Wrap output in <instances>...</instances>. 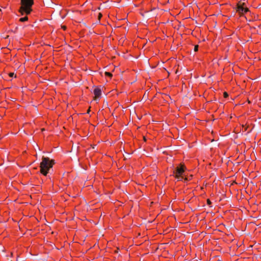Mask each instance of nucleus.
Listing matches in <instances>:
<instances>
[{
	"label": "nucleus",
	"instance_id": "1",
	"mask_svg": "<svg viewBox=\"0 0 261 261\" xmlns=\"http://www.w3.org/2000/svg\"><path fill=\"white\" fill-rule=\"evenodd\" d=\"M55 163L54 160L50 159L48 157L43 156L40 165L41 173L44 176H46Z\"/></svg>",
	"mask_w": 261,
	"mask_h": 261
},
{
	"label": "nucleus",
	"instance_id": "2",
	"mask_svg": "<svg viewBox=\"0 0 261 261\" xmlns=\"http://www.w3.org/2000/svg\"><path fill=\"white\" fill-rule=\"evenodd\" d=\"M187 170V168L184 164H180L173 170V176L178 181H182Z\"/></svg>",
	"mask_w": 261,
	"mask_h": 261
},
{
	"label": "nucleus",
	"instance_id": "3",
	"mask_svg": "<svg viewBox=\"0 0 261 261\" xmlns=\"http://www.w3.org/2000/svg\"><path fill=\"white\" fill-rule=\"evenodd\" d=\"M34 4V0H21L20 12L21 15L23 14L26 15L30 14L32 11V7Z\"/></svg>",
	"mask_w": 261,
	"mask_h": 261
},
{
	"label": "nucleus",
	"instance_id": "4",
	"mask_svg": "<svg viewBox=\"0 0 261 261\" xmlns=\"http://www.w3.org/2000/svg\"><path fill=\"white\" fill-rule=\"evenodd\" d=\"M236 10L241 17L244 16L246 20H248L247 17L245 16V14L250 12V11L249 9L246 7V4L245 3H239L236 6ZM248 21H250L251 20L249 19Z\"/></svg>",
	"mask_w": 261,
	"mask_h": 261
},
{
	"label": "nucleus",
	"instance_id": "5",
	"mask_svg": "<svg viewBox=\"0 0 261 261\" xmlns=\"http://www.w3.org/2000/svg\"><path fill=\"white\" fill-rule=\"evenodd\" d=\"M93 93L96 97H99L101 95V91L99 88H95L94 90Z\"/></svg>",
	"mask_w": 261,
	"mask_h": 261
},
{
	"label": "nucleus",
	"instance_id": "6",
	"mask_svg": "<svg viewBox=\"0 0 261 261\" xmlns=\"http://www.w3.org/2000/svg\"><path fill=\"white\" fill-rule=\"evenodd\" d=\"M192 177V175H191L190 176H187L186 175L185 176H184V182H188V181L190 180Z\"/></svg>",
	"mask_w": 261,
	"mask_h": 261
},
{
	"label": "nucleus",
	"instance_id": "7",
	"mask_svg": "<svg viewBox=\"0 0 261 261\" xmlns=\"http://www.w3.org/2000/svg\"><path fill=\"white\" fill-rule=\"evenodd\" d=\"M28 20V17L27 16H24L23 17H21L19 19V21L21 22H24Z\"/></svg>",
	"mask_w": 261,
	"mask_h": 261
},
{
	"label": "nucleus",
	"instance_id": "8",
	"mask_svg": "<svg viewBox=\"0 0 261 261\" xmlns=\"http://www.w3.org/2000/svg\"><path fill=\"white\" fill-rule=\"evenodd\" d=\"M206 203L210 206H212V203L211 201L209 199H207L206 200Z\"/></svg>",
	"mask_w": 261,
	"mask_h": 261
},
{
	"label": "nucleus",
	"instance_id": "9",
	"mask_svg": "<svg viewBox=\"0 0 261 261\" xmlns=\"http://www.w3.org/2000/svg\"><path fill=\"white\" fill-rule=\"evenodd\" d=\"M198 48H199L198 45H195L194 49V51H195V52L197 51L198 50Z\"/></svg>",
	"mask_w": 261,
	"mask_h": 261
},
{
	"label": "nucleus",
	"instance_id": "10",
	"mask_svg": "<svg viewBox=\"0 0 261 261\" xmlns=\"http://www.w3.org/2000/svg\"><path fill=\"white\" fill-rule=\"evenodd\" d=\"M223 95H224V97L225 98H227V97H228V94H227V92H224V93H223Z\"/></svg>",
	"mask_w": 261,
	"mask_h": 261
},
{
	"label": "nucleus",
	"instance_id": "11",
	"mask_svg": "<svg viewBox=\"0 0 261 261\" xmlns=\"http://www.w3.org/2000/svg\"><path fill=\"white\" fill-rule=\"evenodd\" d=\"M106 74L109 76H112V74L110 72H106Z\"/></svg>",
	"mask_w": 261,
	"mask_h": 261
},
{
	"label": "nucleus",
	"instance_id": "12",
	"mask_svg": "<svg viewBox=\"0 0 261 261\" xmlns=\"http://www.w3.org/2000/svg\"><path fill=\"white\" fill-rule=\"evenodd\" d=\"M14 75V73H10L9 74V76H11V77H12Z\"/></svg>",
	"mask_w": 261,
	"mask_h": 261
},
{
	"label": "nucleus",
	"instance_id": "13",
	"mask_svg": "<svg viewBox=\"0 0 261 261\" xmlns=\"http://www.w3.org/2000/svg\"><path fill=\"white\" fill-rule=\"evenodd\" d=\"M102 16V15L100 13L99 14V18L100 19L101 18V17Z\"/></svg>",
	"mask_w": 261,
	"mask_h": 261
},
{
	"label": "nucleus",
	"instance_id": "14",
	"mask_svg": "<svg viewBox=\"0 0 261 261\" xmlns=\"http://www.w3.org/2000/svg\"><path fill=\"white\" fill-rule=\"evenodd\" d=\"M63 28L64 30H65L66 27H63Z\"/></svg>",
	"mask_w": 261,
	"mask_h": 261
},
{
	"label": "nucleus",
	"instance_id": "15",
	"mask_svg": "<svg viewBox=\"0 0 261 261\" xmlns=\"http://www.w3.org/2000/svg\"><path fill=\"white\" fill-rule=\"evenodd\" d=\"M89 112H90V110H89L88 111L87 113H89Z\"/></svg>",
	"mask_w": 261,
	"mask_h": 261
},
{
	"label": "nucleus",
	"instance_id": "16",
	"mask_svg": "<svg viewBox=\"0 0 261 261\" xmlns=\"http://www.w3.org/2000/svg\"><path fill=\"white\" fill-rule=\"evenodd\" d=\"M0 11H1V9H0Z\"/></svg>",
	"mask_w": 261,
	"mask_h": 261
}]
</instances>
